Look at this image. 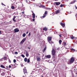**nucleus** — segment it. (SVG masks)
I'll use <instances>...</instances> for the list:
<instances>
[{
    "label": "nucleus",
    "mask_w": 77,
    "mask_h": 77,
    "mask_svg": "<svg viewBox=\"0 0 77 77\" xmlns=\"http://www.w3.org/2000/svg\"><path fill=\"white\" fill-rule=\"evenodd\" d=\"M45 17H46V15L45 14L42 17V18H45Z\"/></svg>",
    "instance_id": "nucleus-28"
},
{
    "label": "nucleus",
    "mask_w": 77,
    "mask_h": 77,
    "mask_svg": "<svg viewBox=\"0 0 77 77\" xmlns=\"http://www.w3.org/2000/svg\"><path fill=\"white\" fill-rule=\"evenodd\" d=\"M0 61H3V59L2 58L0 59Z\"/></svg>",
    "instance_id": "nucleus-35"
},
{
    "label": "nucleus",
    "mask_w": 77,
    "mask_h": 77,
    "mask_svg": "<svg viewBox=\"0 0 77 77\" xmlns=\"http://www.w3.org/2000/svg\"><path fill=\"white\" fill-rule=\"evenodd\" d=\"M28 49H30V48H29V47H28Z\"/></svg>",
    "instance_id": "nucleus-43"
},
{
    "label": "nucleus",
    "mask_w": 77,
    "mask_h": 77,
    "mask_svg": "<svg viewBox=\"0 0 77 77\" xmlns=\"http://www.w3.org/2000/svg\"><path fill=\"white\" fill-rule=\"evenodd\" d=\"M1 69H0V72H1Z\"/></svg>",
    "instance_id": "nucleus-46"
},
{
    "label": "nucleus",
    "mask_w": 77,
    "mask_h": 77,
    "mask_svg": "<svg viewBox=\"0 0 77 77\" xmlns=\"http://www.w3.org/2000/svg\"><path fill=\"white\" fill-rule=\"evenodd\" d=\"M1 32H2V31H0V34H1Z\"/></svg>",
    "instance_id": "nucleus-45"
},
{
    "label": "nucleus",
    "mask_w": 77,
    "mask_h": 77,
    "mask_svg": "<svg viewBox=\"0 0 77 77\" xmlns=\"http://www.w3.org/2000/svg\"><path fill=\"white\" fill-rule=\"evenodd\" d=\"M63 5H60V7H63Z\"/></svg>",
    "instance_id": "nucleus-36"
},
{
    "label": "nucleus",
    "mask_w": 77,
    "mask_h": 77,
    "mask_svg": "<svg viewBox=\"0 0 77 77\" xmlns=\"http://www.w3.org/2000/svg\"><path fill=\"white\" fill-rule=\"evenodd\" d=\"M74 62V58L73 57H72L69 60V63H71Z\"/></svg>",
    "instance_id": "nucleus-2"
},
{
    "label": "nucleus",
    "mask_w": 77,
    "mask_h": 77,
    "mask_svg": "<svg viewBox=\"0 0 77 77\" xmlns=\"http://www.w3.org/2000/svg\"><path fill=\"white\" fill-rule=\"evenodd\" d=\"M43 30H45V31H47V28H44L43 29Z\"/></svg>",
    "instance_id": "nucleus-19"
},
{
    "label": "nucleus",
    "mask_w": 77,
    "mask_h": 77,
    "mask_svg": "<svg viewBox=\"0 0 77 77\" xmlns=\"http://www.w3.org/2000/svg\"><path fill=\"white\" fill-rule=\"evenodd\" d=\"M41 18H42V17H41Z\"/></svg>",
    "instance_id": "nucleus-52"
},
{
    "label": "nucleus",
    "mask_w": 77,
    "mask_h": 77,
    "mask_svg": "<svg viewBox=\"0 0 77 77\" xmlns=\"http://www.w3.org/2000/svg\"><path fill=\"white\" fill-rule=\"evenodd\" d=\"M22 14H24V11H23L22 12Z\"/></svg>",
    "instance_id": "nucleus-39"
},
{
    "label": "nucleus",
    "mask_w": 77,
    "mask_h": 77,
    "mask_svg": "<svg viewBox=\"0 0 77 77\" xmlns=\"http://www.w3.org/2000/svg\"><path fill=\"white\" fill-rule=\"evenodd\" d=\"M59 35V36H60V37H61V35Z\"/></svg>",
    "instance_id": "nucleus-41"
},
{
    "label": "nucleus",
    "mask_w": 77,
    "mask_h": 77,
    "mask_svg": "<svg viewBox=\"0 0 77 77\" xmlns=\"http://www.w3.org/2000/svg\"><path fill=\"white\" fill-rule=\"evenodd\" d=\"M59 12H60V11H59V10H57L56 11V14H59Z\"/></svg>",
    "instance_id": "nucleus-16"
},
{
    "label": "nucleus",
    "mask_w": 77,
    "mask_h": 77,
    "mask_svg": "<svg viewBox=\"0 0 77 77\" xmlns=\"http://www.w3.org/2000/svg\"><path fill=\"white\" fill-rule=\"evenodd\" d=\"M47 11H45V15H47Z\"/></svg>",
    "instance_id": "nucleus-31"
},
{
    "label": "nucleus",
    "mask_w": 77,
    "mask_h": 77,
    "mask_svg": "<svg viewBox=\"0 0 77 77\" xmlns=\"http://www.w3.org/2000/svg\"><path fill=\"white\" fill-rule=\"evenodd\" d=\"M11 62L10 61V63H11Z\"/></svg>",
    "instance_id": "nucleus-53"
},
{
    "label": "nucleus",
    "mask_w": 77,
    "mask_h": 77,
    "mask_svg": "<svg viewBox=\"0 0 77 77\" xmlns=\"http://www.w3.org/2000/svg\"><path fill=\"white\" fill-rule=\"evenodd\" d=\"M55 0V1H56L57 0Z\"/></svg>",
    "instance_id": "nucleus-55"
},
{
    "label": "nucleus",
    "mask_w": 77,
    "mask_h": 77,
    "mask_svg": "<svg viewBox=\"0 0 77 77\" xmlns=\"http://www.w3.org/2000/svg\"><path fill=\"white\" fill-rule=\"evenodd\" d=\"M7 68H8V66H6Z\"/></svg>",
    "instance_id": "nucleus-51"
},
{
    "label": "nucleus",
    "mask_w": 77,
    "mask_h": 77,
    "mask_svg": "<svg viewBox=\"0 0 77 77\" xmlns=\"http://www.w3.org/2000/svg\"><path fill=\"white\" fill-rule=\"evenodd\" d=\"M5 72H2L1 74V75H5Z\"/></svg>",
    "instance_id": "nucleus-26"
},
{
    "label": "nucleus",
    "mask_w": 77,
    "mask_h": 77,
    "mask_svg": "<svg viewBox=\"0 0 77 77\" xmlns=\"http://www.w3.org/2000/svg\"><path fill=\"white\" fill-rule=\"evenodd\" d=\"M31 32H29L28 35V36H30V35H31Z\"/></svg>",
    "instance_id": "nucleus-30"
},
{
    "label": "nucleus",
    "mask_w": 77,
    "mask_h": 77,
    "mask_svg": "<svg viewBox=\"0 0 77 77\" xmlns=\"http://www.w3.org/2000/svg\"><path fill=\"white\" fill-rule=\"evenodd\" d=\"M75 7L76 9H77V7L76 6V5H75Z\"/></svg>",
    "instance_id": "nucleus-38"
},
{
    "label": "nucleus",
    "mask_w": 77,
    "mask_h": 77,
    "mask_svg": "<svg viewBox=\"0 0 77 77\" xmlns=\"http://www.w3.org/2000/svg\"><path fill=\"white\" fill-rule=\"evenodd\" d=\"M55 3L56 4V6H58V5H59L60 4V2H55Z\"/></svg>",
    "instance_id": "nucleus-9"
},
{
    "label": "nucleus",
    "mask_w": 77,
    "mask_h": 77,
    "mask_svg": "<svg viewBox=\"0 0 77 77\" xmlns=\"http://www.w3.org/2000/svg\"><path fill=\"white\" fill-rule=\"evenodd\" d=\"M9 68H11V65H9Z\"/></svg>",
    "instance_id": "nucleus-37"
},
{
    "label": "nucleus",
    "mask_w": 77,
    "mask_h": 77,
    "mask_svg": "<svg viewBox=\"0 0 77 77\" xmlns=\"http://www.w3.org/2000/svg\"><path fill=\"white\" fill-rule=\"evenodd\" d=\"M75 1H74L73 2H71L70 4H73V3H75Z\"/></svg>",
    "instance_id": "nucleus-25"
},
{
    "label": "nucleus",
    "mask_w": 77,
    "mask_h": 77,
    "mask_svg": "<svg viewBox=\"0 0 77 77\" xmlns=\"http://www.w3.org/2000/svg\"><path fill=\"white\" fill-rule=\"evenodd\" d=\"M7 77H9V76H7Z\"/></svg>",
    "instance_id": "nucleus-49"
},
{
    "label": "nucleus",
    "mask_w": 77,
    "mask_h": 77,
    "mask_svg": "<svg viewBox=\"0 0 77 77\" xmlns=\"http://www.w3.org/2000/svg\"><path fill=\"white\" fill-rule=\"evenodd\" d=\"M71 50L72 51H75V50L73 48H71Z\"/></svg>",
    "instance_id": "nucleus-29"
},
{
    "label": "nucleus",
    "mask_w": 77,
    "mask_h": 77,
    "mask_svg": "<svg viewBox=\"0 0 77 77\" xmlns=\"http://www.w3.org/2000/svg\"><path fill=\"white\" fill-rule=\"evenodd\" d=\"M2 5H4V6H5V4H2Z\"/></svg>",
    "instance_id": "nucleus-44"
},
{
    "label": "nucleus",
    "mask_w": 77,
    "mask_h": 77,
    "mask_svg": "<svg viewBox=\"0 0 77 77\" xmlns=\"http://www.w3.org/2000/svg\"><path fill=\"white\" fill-rule=\"evenodd\" d=\"M76 74H77V73H76Z\"/></svg>",
    "instance_id": "nucleus-54"
},
{
    "label": "nucleus",
    "mask_w": 77,
    "mask_h": 77,
    "mask_svg": "<svg viewBox=\"0 0 77 77\" xmlns=\"http://www.w3.org/2000/svg\"><path fill=\"white\" fill-rule=\"evenodd\" d=\"M52 52V55L53 56V58L54 59L55 58V57H56V54H55V53H56V51H55V50L53 49V48L52 49V50L51 51Z\"/></svg>",
    "instance_id": "nucleus-1"
},
{
    "label": "nucleus",
    "mask_w": 77,
    "mask_h": 77,
    "mask_svg": "<svg viewBox=\"0 0 77 77\" xmlns=\"http://www.w3.org/2000/svg\"><path fill=\"white\" fill-rule=\"evenodd\" d=\"M60 25L62 26L63 27H64L65 26V23H60Z\"/></svg>",
    "instance_id": "nucleus-8"
},
{
    "label": "nucleus",
    "mask_w": 77,
    "mask_h": 77,
    "mask_svg": "<svg viewBox=\"0 0 77 77\" xmlns=\"http://www.w3.org/2000/svg\"><path fill=\"white\" fill-rule=\"evenodd\" d=\"M29 33V32L28 31L27 32H26V34H27Z\"/></svg>",
    "instance_id": "nucleus-42"
},
{
    "label": "nucleus",
    "mask_w": 77,
    "mask_h": 77,
    "mask_svg": "<svg viewBox=\"0 0 77 77\" xmlns=\"http://www.w3.org/2000/svg\"><path fill=\"white\" fill-rule=\"evenodd\" d=\"M70 38H71V39H74V38H76V37H75L73 36V35H72V36L70 37Z\"/></svg>",
    "instance_id": "nucleus-15"
},
{
    "label": "nucleus",
    "mask_w": 77,
    "mask_h": 77,
    "mask_svg": "<svg viewBox=\"0 0 77 77\" xmlns=\"http://www.w3.org/2000/svg\"><path fill=\"white\" fill-rule=\"evenodd\" d=\"M32 18H35V13L32 14Z\"/></svg>",
    "instance_id": "nucleus-14"
},
{
    "label": "nucleus",
    "mask_w": 77,
    "mask_h": 77,
    "mask_svg": "<svg viewBox=\"0 0 77 77\" xmlns=\"http://www.w3.org/2000/svg\"><path fill=\"white\" fill-rule=\"evenodd\" d=\"M23 72H24V74H26V73H27V70L26 69H23Z\"/></svg>",
    "instance_id": "nucleus-13"
},
{
    "label": "nucleus",
    "mask_w": 77,
    "mask_h": 77,
    "mask_svg": "<svg viewBox=\"0 0 77 77\" xmlns=\"http://www.w3.org/2000/svg\"><path fill=\"white\" fill-rule=\"evenodd\" d=\"M15 18H16V16H14L13 18V20L14 21V22H16V20H15Z\"/></svg>",
    "instance_id": "nucleus-11"
},
{
    "label": "nucleus",
    "mask_w": 77,
    "mask_h": 77,
    "mask_svg": "<svg viewBox=\"0 0 77 77\" xmlns=\"http://www.w3.org/2000/svg\"><path fill=\"white\" fill-rule=\"evenodd\" d=\"M52 38L51 37H48L47 39H48V42L49 41H51Z\"/></svg>",
    "instance_id": "nucleus-6"
},
{
    "label": "nucleus",
    "mask_w": 77,
    "mask_h": 77,
    "mask_svg": "<svg viewBox=\"0 0 77 77\" xmlns=\"http://www.w3.org/2000/svg\"><path fill=\"white\" fill-rule=\"evenodd\" d=\"M48 42H49V44H53V42L51 41Z\"/></svg>",
    "instance_id": "nucleus-20"
},
{
    "label": "nucleus",
    "mask_w": 77,
    "mask_h": 77,
    "mask_svg": "<svg viewBox=\"0 0 77 77\" xmlns=\"http://www.w3.org/2000/svg\"><path fill=\"white\" fill-rule=\"evenodd\" d=\"M14 33H17V32H18L20 30L18 29L17 28H16L14 30Z\"/></svg>",
    "instance_id": "nucleus-5"
},
{
    "label": "nucleus",
    "mask_w": 77,
    "mask_h": 77,
    "mask_svg": "<svg viewBox=\"0 0 77 77\" xmlns=\"http://www.w3.org/2000/svg\"><path fill=\"white\" fill-rule=\"evenodd\" d=\"M45 57L46 59H50L51 57V56L50 55H46L45 56Z\"/></svg>",
    "instance_id": "nucleus-7"
},
{
    "label": "nucleus",
    "mask_w": 77,
    "mask_h": 77,
    "mask_svg": "<svg viewBox=\"0 0 77 77\" xmlns=\"http://www.w3.org/2000/svg\"><path fill=\"white\" fill-rule=\"evenodd\" d=\"M26 35V33H24L23 34V37H25Z\"/></svg>",
    "instance_id": "nucleus-21"
},
{
    "label": "nucleus",
    "mask_w": 77,
    "mask_h": 77,
    "mask_svg": "<svg viewBox=\"0 0 77 77\" xmlns=\"http://www.w3.org/2000/svg\"><path fill=\"white\" fill-rule=\"evenodd\" d=\"M47 48L46 47H45L44 50L43 51V52H44L45 51V50H46V49Z\"/></svg>",
    "instance_id": "nucleus-23"
},
{
    "label": "nucleus",
    "mask_w": 77,
    "mask_h": 77,
    "mask_svg": "<svg viewBox=\"0 0 77 77\" xmlns=\"http://www.w3.org/2000/svg\"><path fill=\"white\" fill-rule=\"evenodd\" d=\"M23 77H24V76H23Z\"/></svg>",
    "instance_id": "nucleus-50"
},
{
    "label": "nucleus",
    "mask_w": 77,
    "mask_h": 77,
    "mask_svg": "<svg viewBox=\"0 0 77 77\" xmlns=\"http://www.w3.org/2000/svg\"><path fill=\"white\" fill-rule=\"evenodd\" d=\"M32 13H33V12H32Z\"/></svg>",
    "instance_id": "nucleus-48"
},
{
    "label": "nucleus",
    "mask_w": 77,
    "mask_h": 77,
    "mask_svg": "<svg viewBox=\"0 0 77 77\" xmlns=\"http://www.w3.org/2000/svg\"><path fill=\"white\" fill-rule=\"evenodd\" d=\"M62 40H59V43L60 44H61V43H62Z\"/></svg>",
    "instance_id": "nucleus-22"
},
{
    "label": "nucleus",
    "mask_w": 77,
    "mask_h": 77,
    "mask_svg": "<svg viewBox=\"0 0 77 77\" xmlns=\"http://www.w3.org/2000/svg\"><path fill=\"white\" fill-rule=\"evenodd\" d=\"M15 54H18V52H16L15 53Z\"/></svg>",
    "instance_id": "nucleus-34"
},
{
    "label": "nucleus",
    "mask_w": 77,
    "mask_h": 77,
    "mask_svg": "<svg viewBox=\"0 0 77 77\" xmlns=\"http://www.w3.org/2000/svg\"><path fill=\"white\" fill-rule=\"evenodd\" d=\"M39 56H38L37 57V61H40L41 60V58H40V54H38Z\"/></svg>",
    "instance_id": "nucleus-3"
},
{
    "label": "nucleus",
    "mask_w": 77,
    "mask_h": 77,
    "mask_svg": "<svg viewBox=\"0 0 77 77\" xmlns=\"http://www.w3.org/2000/svg\"><path fill=\"white\" fill-rule=\"evenodd\" d=\"M29 53L27 52V51H26V57H28L29 56Z\"/></svg>",
    "instance_id": "nucleus-12"
},
{
    "label": "nucleus",
    "mask_w": 77,
    "mask_h": 77,
    "mask_svg": "<svg viewBox=\"0 0 77 77\" xmlns=\"http://www.w3.org/2000/svg\"><path fill=\"white\" fill-rule=\"evenodd\" d=\"M26 2H27V0H26Z\"/></svg>",
    "instance_id": "nucleus-47"
},
{
    "label": "nucleus",
    "mask_w": 77,
    "mask_h": 77,
    "mask_svg": "<svg viewBox=\"0 0 77 77\" xmlns=\"http://www.w3.org/2000/svg\"><path fill=\"white\" fill-rule=\"evenodd\" d=\"M26 38H23L22 41H21L20 42V44H23V43H24V42H25V41L26 40Z\"/></svg>",
    "instance_id": "nucleus-4"
},
{
    "label": "nucleus",
    "mask_w": 77,
    "mask_h": 77,
    "mask_svg": "<svg viewBox=\"0 0 77 77\" xmlns=\"http://www.w3.org/2000/svg\"><path fill=\"white\" fill-rule=\"evenodd\" d=\"M24 60L25 62H26L27 61V58H25L24 59Z\"/></svg>",
    "instance_id": "nucleus-17"
},
{
    "label": "nucleus",
    "mask_w": 77,
    "mask_h": 77,
    "mask_svg": "<svg viewBox=\"0 0 77 77\" xmlns=\"http://www.w3.org/2000/svg\"><path fill=\"white\" fill-rule=\"evenodd\" d=\"M11 8L12 9H15V6H12L11 7Z\"/></svg>",
    "instance_id": "nucleus-24"
},
{
    "label": "nucleus",
    "mask_w": 77,
    "mask_h": 77,
    "mask_svg": "<svg viewBox=\"0 0 77 77\" xmlns=\"http://www.w3.org/2000/svg\"><path fill=\"white\" fill-rule=\"evenodd\" d=\"M22 56L23 57H25V56L23 54L22 55Z\"/></svg>",
    "instance_id": "nucleus-32"
},
{
    "label": "nucleus",
    "mask_w": 77,
    "mask_h": 77,
    "mask_svg": "<svg viewBox=\"0 0 77 77\" xmlns=\"http://www.w3.org/2000/svg\"><path fill=\"white\" fill-rule=\"evenodd\" d=\"M63 45L65 47V46H66V42H64L63 43Z\"/></svg>",
    "instance_id": "nucleus-10"
},
{
    "label": "nucleus",
    "mask_w": 77,
    "mask_h": 77,
    "mask_svg": "<svg viewBox=\"0 0 77 77\" xmlns=\"http://www.w3.org/2000/svg\"><path fill=\"white\" fill-rule=\"evenodd\" d=\"M0 66L1 68H5V66H4L3 65H1Z\"/></svg>",
    "instance_id": "nucleus-18"
},
{
    "label": "nucleus",
    "mask_w": 77,
    "mask_h": 77,
    "mask_svg": "<svg viewBox=\"0 0 77 77\" xmlns=\"http://www.w3.org/2000/svg\"><path fill=\"white\" fill-rule=\"evenodd\" d=\"M27 60V63H29V62H30V59H28Z\"/></svg>",
    "instance_id": "nucleus-27"
},
{
    "label": "nucleus",
    "mask_w": 77,
    "mask_h": 77,
    "mask_svg": "<svg viewBox=\"0 0 77 77\" xmlns=\"http://www.w3.org/2000/svg\"><path fill=\"white\" fill-rule=\"evenodd\" d=\"M34 19H34H32V21H35V20Z\"/></svg>",
    "instance_id": "nucleus-40"
},
{
    "label": "nucleus",
    "mask_w": 77,
    "mask_h": 77,
    "mask_svg": "<svg viewBox=\"0 0 77 77\" xmlns=\"http://www.w3.org/2000/svg\"><path fill=\"white\" fill-rule=\"evenodd\" d=\"M14 63H15L16 62V60L14 59L13 60Z\"/></svg>",
    "instance_id": "nucleus-33"
}]
</instances>
